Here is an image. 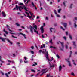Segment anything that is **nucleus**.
Returning a JSON list of instances; mask_svg holds the SVG:
<instances>
[{
	"instance_id": "1",
	"label": "nucleus",
	"mask_w": 77,
	"mask_h": 77,
	"mask_svg": "<svg viewBox=\"0 0 77 77\" xmlns=\"http://www.w3.org/2000/svg\"><path fill=\"white\" fill-rule=\"evenodd\" d=\"M21 8L22 9H24V10H25L26 11H27V12L28 11V10H27V8L25 6H23V7H22L21 6H18V5H16L15 7L13 9L14 11H15L16 9V10H18V9H19V10L20 12H21L22 10L21 9Z\"/></svg>"
},
{
	"instance_id": "2",
	"label": "nucleus",
	"mask_w": 77,
	"mask_h": 77,
	"mask_svg": "<svg viewBox=\"0 0 77 77\" xmlns=\"http://www.w3.org/2000/svg\"><path fill=\"white\" fill-rule=\"evenodd\" d=\"M30 27L31 28H29V29H30V32L32 34H33V29H34L35 33H36L38 35L39 34L38 31L35 29V28L33 27L31 25L30 26Z\"/></svg>"
},
{
	"instance_id": "3",
	"label": "nucleus",
	"mask_w": 77,
	"mask_h": 77,
	"mask_svg": "<svg viewBox=\"0 0 77 77\" xmlns=\"http://www.w3.org/2000/svg\"><path fill=\"white\" fill-rule=\"evenodd\" d=\"M59 42L60 43V44H61V46H62V48H61L60 47H59V48H60V50H61V51H63V48H64V45H63V42H61L60 41H59Z\"/></svg>"
},
{
	"instance_id": "4",
	"label": "nucleus",
	"mask_w": 77,
	"mask_h": 77,
	"mask_svg": "<svg viewBox=\"0 0 77 77\" xmlns=\"http://www.w3.org/2000/svg\"><path fill=\"white\" fill-rule=\"evenodd\" d=\"M40 30L42 33H44V26H42L40 28Z\"/></svg>"
},
{
	"instance_id": "5",
	"label": "nucleus",
	"mask_w": 77,
	"mask_h": 77,
	"mask_svg": "<svg viewBox=\"0 0 77 77\" xmlns=\"http://www.w3.org/2000/svg\"><path fill=\"white\" fill-rule=\"evenodd\" d=\"M25 13L26 14H27V15H28L27 17H29L30 19H31V18H33V17H32V16H29V13L27 12H25Z\"/></svg>"
},
{
	"instance_id": "6",
	"label": "nucleus",
	"mask_w": 77,
	"mask_h": 77,
	"mask_svg": "<svg viewBox=\"0 0 77 77\" xmlns=\"http://www.w3.org/2000/svg\"><path fill=\"white\" fill-rule=\"evenodd\" d=\"M19 35H22L23 36H24V39L27 38V37H26V35H25V34H23L22 33H19Z\"/></svg>"
},
{
	"instance_id": "7",
	"label": "nucleus",
	"mask_w": 77,
	"mask_h": 77,
	"mask_svg": "<svg viewBox=\"0 0 77 77\" xmlns=\"http://www.w3.org/2000/svg\"><path fill=\"white\" fill-rule=\"evenodd\" d=\"M32 6H33V7H35V10H37V8H36V6L35 5V4H34V3L33 2H32Z\"/></svg>"
},
{
	"instance_id": "8",
	"label": "nucleus",
	"mask_w": 77,
	"mask_h": 77,
	"mask_svg": "<svg viewBox=\"0 0 77 77\" xmlns=\"http://www.w3.org/2000/svg\"><path fill=\"white\" fill-rule=\"evenodd\" d=\"M6 26H7V27L8 28V30L10 31V32H14L13 31H12V30H11L10 29V28H9V25H6Z\"/></svg>"
},
{
	"instance_id": "9",
	"label": "nucleus",
	"mask_w": 77,
	"mask_h": 77,
	"mask_svg": "<svg viewBox=\"0 0 77 77\" xmlns=\"http://www.w3.org/2000/svg\"><path fill=\"white\" fill-rule=\"evenodd\" d=\"M67 62H68L69 63V66H70V67H72V65H71V63L70 61L67 60Z\"/></svg>"
},
{
	"instance_id": "10",
	"label": "nucleus",
	"mask_w": 77,
	"mask_h": 77,
	"mask_svg": "<svg viewBox=\"0 0 77 77\" xmlns=\"http://www.w3.org/2000/svg\"><path fill=\"white\" fill-rule=\"evenodd\" d=\"M2 14L3 15V17H5L6 16V14H5V12H2Z\"/></svg>"
},
{
	"instance_id": "11",
	"label": "nucleus",
	"mask_w": 77,
	"mask_h": 77,
	"mask_svg": "<svg viewBox=\"0 0 77 77\" xmlns=\"http://www.w3.org/2000/svg\"><path fill=\"white\" fill-rule=\"evenodd\" d=\"M33 25L34 26H33V27L35 29V30H37L38 28H37V26L35 25V23H33Z\"/></svg>"
},
{
	"instance_id": "12",
	"label": "nucleus",
	"mask_w": 77,
	"mask_h": 77,
	"mask_svg": "<svg viewBox=\"0 0 77 77\" xmlns=\"http://www.w3.org/2000/svg\"><path fill=\"white\" fill-rule=\"evenodd\" d=\"M48 51L46 52V54L45 55L46 58L47 59L48 58Z\"/></svg>"
},
{
	"instance_id": "13",
	"label": "nucleus",
	"mask_w": 77,
	"mask_h": 77,
	"mask_svg": "<svg viewBox=\"0 0 77 77\" xmlns=\"http://www.w3.org/2000/svg\"><path fill=\"white\" fill-rule=\"evenodd\" d=\"M0 39H1L2 41L3 42H5V40L6 39V38H3L2 37H0Z\"/></svg>"
},
{
	"instance_id": "14",
	"label": "nucleus",
	"mask_w": 77,
	"mask_h": 77,
	"mask_svg": "<svg viewBox=\"0 0 77 77\" xmlns=\"http://www.w3.org/2000/svg\"><path fill=\"white\" fill-rule=\"evenodd\" d=\"M72 42V43H73V45H74V46H75L74 48H75L76 47V45L75 44V42Z\"/></svg>"
},
{
	"instance_id": "15",
	"label": "nucleus",
	"mask_w": 77,
	"mask_h": 77,
	"mask_svg": "<svg viewBox=\"0 0 77 77\" xmlns=\"http://www.w3.org/2000/svg\"><path fill=\"white\" fill-rule=\"evenodd\" d=\"M49 63L50 65V68H52V67H54V66L53 64L52 66H51V63H50V62H49Z\"/></svg>"
},
{
	"instance_id": "16",
	"label": "nucleus",
	"mask_w": 77,
	"mask_h": 77,
	"mask_svg": "<svg viewBox=\"0 0 77 77\" xmlns=\"http://www.w3.org/2000/svg\"><path fill=\"white\" fill-rule=\"evenodd\" d=\"M7 40L8 42H9V43H10L11 44V45L12 44V42L10 41V40H9V39H7Z\"/></svg>"
},
{
	"instance_id": "17",
	"label": "nucleus",
	"mask_w": 77,
	"mask_h": 77,
	"mask_svg": "<svg viewBox=\"0 0 77 77\" xmlns=\"http://www.w3.org/2000/svg\"><path fill=\"white\" fill-rule=\"evenodd\" d=\"M63 26L65 28L66 27V26H67V23H63Z\"/></svg>"
},
{
	"instance_id": "18",
	"label": "nucleus",
	"mask_w": 77,
	"mask_h": 77,
	"mask_svg": "<svg viewBox=\"0 0 77 77\" xmlns=\"http://www.w3.org/2000/svg\"><path fill=\"white\" fill-rule=\"evenodd\" d=\"M69 37L70 39H71V40H72V36H71V34L69 35Z\"/></svg>"
},
{
	"instance_id": "19",
	"label": "nucleus",
	"mask_w": 77,
	"mask_h": 77,
	"mask_svg": "<svg viewBox=\"0 0 77 77\" xmlns=\"http://www.w3.org/2000/svg\"><path fill=\"white\" fill-rule=\"evenodd\" d=\"M18 5L19 6H24V4L21 2L19 3Z\"/></svg>"
},
{
	"instance_id": "20",
	"label": "nucleus",
	"mask_w": 77,
	"mask_h": 77,
	"mask_svg": "<svg viewBox=\"0 0 77 77\" xmlns=\"http://www.w3.org/2000/svg\"><path fill=\"white\" fill-rule=\"evenodd\" d=\"M62 66H60L59 67V71L60 72L62 70Z\"/></svg>"
},
{
	"instance_id": "21",
	"label": "nucleus",
	"mask_w": 77,
	"mask_h": 77,
	"mask_svg": "<svg viewBox=\"0 0 77 77\" xmlns=\"http://www.w3.org/2000/svg\"><path fill=\"white\" fill-rule=\"evenodd\" d=\"M74 27L75 28H77V24H76V23L75 22L74 23Z\"/></svg>"
},
{
	"instance_id": "22",
	"label": "nucleus",
	"mask_w": 77,
	"mask_h": 77,
	"mask_svg": "<svg viewBox=\"0 0 77 77\" xmlns=\"http://www.w3.org/2000/svg\"><path fill=\"white\" fill-rule=\"evenodd\" d=\"M3 31L4 32H5L6 34H7V35H8V32H7V31H5V29H4L3 30Z\"/></svg>"
},
{
	"instance_id": "23",
	"label": "nucleus",
	"mask_w": 77,
	"mask_h": 77,
	"mask_svg": "<svg viewBox=\"0 0 77 77\" xmlns=\"http://www.w3.org/2000/svg\"><path fill=\"white\" fill-rule=\"evenodd\" d=\"M47 69V68H46L45 69H42V71H41V72H43L44 71H45V70H46Z\"/></svg>"
},
{
	"instance_id": "24",
	"label": "nucleus",
	"mask_w": 77,
	"mask_h": 77,
	"mask_svg": "<svg viewBox=\"0 0 77 77\" xmlns=\"http://www.w3.org/2000/svg\"><path fill=\"white\" fill-rule=\"evenodd\" d=\"M16 25H17V27H20V24H18V23H16Z\"/></svg>"
},
{
	"instance_id": "25",
	"label": "nucleus",
	"mask_w": 77,
	"mask_h": 77,
	"mask_svg": "<svg viewBox=\"0 0 77 77\" xmlns=\"http://www.w3.org/2000/svg\"><path fill=\"white\" fill-rule=\"evenodd\" d=\"M0 61L1 62H2V63H5L4 61L3 60H1V56H0Z\"/></svg>"
},
{
	"instance_id": "26",
	"label": "nucleus",
	"mask_w": 77,
	"mask_h": 77,
	"mask_svg": "<svg viewBox=\"0 0 77 77\" xmlns=\"http://www.w3.org/2000/svg\"><path fill=\"white\" fill-rule=\"evenodd\" d=\"M72 51H70V55L69 56V57H71V54H72Z\"/></svg>"
},
{
	"instance_id": "27",
	"label": "nucleus",
	"mask_w": 77,
	"mask_h": 77,
	"mask_svg": "<svg viewBox=\"0 0 77 77\" xmlns=\"http://www.w3.org/2000/svg\"><path fill=\"white\" fill-rule=\"evenodd\" d=\"M66 1L65 2H63V5H64V6H65H65H66V5H65V3H66Z\"/></svg>"
},
{
	"instance_id": "28",
	"label": "nucleus",
	"mask_w": 77,
	"mask_h": 77,
	"mask_svg": "<svg viewBox=\"0 0 77 77\" xmlns=\"http://www.w3.org/2000/svg\"><path fill=\"white\" fill-rule=\"evenodd\" d=\"M29 14H30L31 15V16H33V13L32 14V13H31V12H30V11H29Z\"/></svg>"
},
{
	"instance_id": "29",
	"label": "nucleus",
	"mask_w": 77,
	"mask_h": 77,
	"mask_svg": "<svg viewBox=\"0 0 77 77\" xmlns=\"http://www.w3.org/2000/svg\"><path fill=\"white\" fill-rule=\"evenodd\" d=\"M72 5H73V4H72L70 5V9H72Z\"/></svg>"
},
{
	"instance_id": "30",
	"label": "nucleus",
	"mask_w": 77,
	"mask_h": 77,
	"mask_svg": "<svg viewBox=\"0 0 77 77\" xmlns=\"http://www.w3.org/2000/svg\"><path fill=\"white\" fill-rule=\"evenodd\" d=\"M63 38L65 40V41L66 40V37H65V36L63 37Z\"/></svg>"
},
{
	"instance_id": "31",
	"label": "nucleus",
	"mask_w": 77,
	"mask_h": 77,
	"mask_svg": "<svg viewBox=\"0 0 77 77\" xmlns=\"http://www.w3.org/2000/svg\"><path fill=\"white\" fill-rule=\"evenodd\" d=\"M71 75H73V76H75V75H74V73L73 72H72Z\"/></svg>"
},
{
	"instance_id": "32",
	"label": "nucleus",
	"mask_w": 77,
	"mask_h": 77,
	"mask_svg": "<svg viewBox=\"0 0 77 77\" xmlns=\"http://www.w3.org/2000/svg\"><path fill=\"white\" fill-rule=\"evenodd\" d=\"M61 11V9H60L58 10V12L59 13H60V11Z\"/></svg>"
},
{
	"instance_id": "33",
	"label": "nucleus",
	"mask_w": 77,
	"mask_h": 77,
	"mask_svg": "<svg viewBox=\"0 0 77 77\" xmlns=\"http://www.w3.org/2000/svg\"><path fill=\"white\" fill-rule=\"evenodd\" d=\"M56 56L58 58V59H59V58H60V57H59V56L58 55V54H57L56 55Z\"/></svg>"
},
{
	"instance_id": "34",
	"label": "nucleus",
	"mask_w": 77,
	"mask_h": 77,
	"mask_svg": "<svg viewBox=\"0 0 77 77\" xmlns=\"http://www.w3.org/2000/svg\"><path fill=\"white\" fill-rule=\"evenodd\" d=\"M65 48L66 49H68V45H65Z\"/></svg>"
},
{
	"instance_id": "35",
	"label": "nucleus",
	"mask_w": 77,
	"mask_h": 77,
	"mask_svg": "<svg viewBox=\"0 0 77 77\" xmlns=\"http://www.w3.org/2000/svg\"><path fill=\"white\" fill-rule=\"evenodd\" d=\"M54 12L56 15H57V13L56 12V10H54Z\"/></svg>"
},
{
	"instance_id": "36",
	"label": "nucleus",
	"mask_w": 77,
	"mask_h": 77,
	"mask_svg": "<svg viewBox=\"0 0 77 77\" xmlns=\"http://www.w3.org/2000/svg\"><path fill=\"white\" fill-rule=\"evenodd\" d=\"M0 73L1 74H2V75H4V73H3V72L2 71H1L0 72Z\"/></svg>"
},
{
	"instance_id": "37",
	"label": "nucleus",
	"mask_w": 77,
	"mask_h": 77,
	"mask_svg": "<svg viewBox=\"0 0 77 77\" xmlns=\"http://www.w3.org/2000/svg\"><path fill=\"white\" fill-rule=\"evenodd\" d=\"M43 46L44 48H45V45L44 44H43Z\"/></svg>"
},
{
	"instance_id": "38",
	"label": "nucleus",
	"mask_w": 77,
	"mask_h": 77,
	"mask_svg": "<svg viewBox=\"0 0 77 77\" xmlns=\"http://www.w3.org/2000/svg\"><path fill=\"white\" fill-rule=\"evenodd\" d=\"M31 71L32 72H35V70H33V69H31Z\"/></svg>"
},
{
	"instance_id": "39",
	"label": "nucleus",
	"mask_w": 77,
	"mask_h": 77,
	"mask_svg": "<svg viewBox=\"0 0 77 77\" xmlns=\"http://www.w3.org/2000/svg\"><path fill=\"white\" fill-rule=\"evenodd\" d=\"M5 75H6V77H9V76L8 75V73H6L5 74Z\"/></svg>"
},
{
	"instance_id": "40",
	"label": "nucleus",
	"mask_w": 77,
	"mask_h": 77,
	"mask_svg": "<svg viewBox=\"0 0 77 77\" xmlns=\"http://www.w3.org/2000/svg\"><path fill=\"white\" fill-rule=\"evenodd\" d=\"M42 38H45V37L44 36V35L42 34Z\"/></svg>"
},
{
	"instance_id": "41",
	"label": "nucleus",
	"mask_w": 77,
	"mask_h": 77,
	"mask_svg": "<svg viewBox=\"0 0 77 77\" xmlns=\"http://www.w3.org/2000/svg\"><path fill=\"white\" fill-rule=\"evenodd\" d=\"M33 55H32V57L31 58V60H33Z\"/></svg>"
},
{
	"instance_id": "42",
	"label": "nucleus",
	"mask_w": 77,
	"mask_h": 77,
	"mask_svg": "<svg viewBox=\"0 0 77 77\" xmlns=\"http://www.w3.org/2000/svg\"><path fill=\"white\" fill-rule=\"evenodd\" d=\"M12 38H17V37H15V36H14L13 35H12Z\"/></svg>"
},
{
	"instance_id": "43",
	"label": "nucleus",
	"mask_w": 77,
	"mask_h": 77,
	"mask_svg": "<svg viewBox=\"0 0 77 77\" xmlns=\"http://www.w3.org/2000/svg\"><path fill=\"white\" fill-rule=\"evenodd\" d=\"M49 42L50 43H51H51H52V39H51V40L49 41Z\"/></svg>"
},
{
	"instance_id": "44",
	"label": "nucleus",
	"mask_w": 77,
	"mask_h": 77,
	"mask_svg": "<svg viewBox=\"0 0 77 77\" xmlns=\"http://www.w3.org/2000/svg\"><path fill=\"white\" fill-rule=\"evenodd\" d=\"M66 36H67L68 35V32H66Z\"/></svg>"
},
{
	"instance_id": "45",
	"label": "nucleus",
	"mask_w": 77,
	"mask_h": 77,
	"mask_svg": "<svg viewBox=\"0 0 77 77\" xmlns=\"http://www.w3.org/2000/svg\"><path fill=\"white\" fill-rule=\"evenodd\" d=\"M60 28L62 29L63 30H65V29L63 28V27H62L60 26Z\"/></svg>"
},
{
	"instance_id": "46",
	"label": "nucleus",
	"mask_w": 77,
	"mask_h": 77,
	"mask_svg": "<svg viewBox=\"0 0 77 77\" xmlns=\"http://www.w3.org/2000/svg\"><path fill=\"white\" fill-rule=\"evenodd\" d=\"M41 72H39L38 73H37L36 75V76H37L38 75H39V74H40V73H41Z\"/></svg>"
},
{
	"instance_id": "47",
	"label": "nucleus",
	"mask_w": 77,
	"mask_h": 77,
	"mask_svg": "<svg viewBox=\"0 0 77 77\" xmlns=\"http://www.w3.org/2000/svg\"><path fill=\"white\" fill-rule=\"evenodd\" d=\"M47 71H48V70H47V71L43 72V74H45V73H46V72H47Z\"/></svg>"
},
{
	"instance_id": "48",
	"label": "nucleus",
	"mask_w": 77,
	"mask_h": 77,
	"mask_svg": "<svg viewBox=\"0 0 77 77\" xmlns=\"http://www.w3.org/2000/svg\"><path fill=\"white\" fill-rule=\"evenodd\" d=\"M10 33L11 34V35H15V33H12L11 32H10Z\"/></svg>"
},
{
	"instance_id": "49",
	"label": "nucleus",
	"mask_w": 77,
	"mask_h": 77,
	"mask_svg": "<svg viewBox=\"0 0 77 77\" xmlns=\"http://www.w3.org/2000/svg\"><path fill=\"white\" fill-rule=\"evenodd\" d=\"M30 51L31 52V53H32V54H34V52H33V51Z\"/></svg>"
},
{
	"instance_id": "50",
	"label": "nucleus",
	"mask_w": 77,
	"mask_h": 77,
	"mask_svg": "<svg viewBox=\"0 0 77 77\" xmlns=\"http://www.w3.org/2000/svg\"><path fill=\"white\" fill-rule=\"evenodd\" d=\"M20 63H22V62H23V61L22 60V59H20Z\"/></svg>"
},
{
	"instance_id": "51",
	"label": "nucleus",
	"mask_w": 77,
	"mask_h": 77,
	"mask_svg": "<svg viewBox=\"0 0 77 77\" xmlns=\"http://www.w3.org/2000/svg\"><path fill=\"white\" fill-rule=\"evenodd\" d=\"M69 25H71V21H69Z\"/></svg>"
},
{
	"instance_id": "52",
	"label": "nucleus",
	"mask_w": 77,
	"mask_h": 77,
	"mask_svg": "<svg viewBox=\"0 0 77 77\" xmlns=\"http://www.w3.org/2000/svg\"><path fill=\"white\" fill-rule=\"evenodd\" d=\"M51 29H53V28H51L50 29V31L51 32H52V30H51Z\"/></svg>"
},
{
	"instance_id": "53",
	"label": "nucleus",
	"mask_w": 77,
	"mask_h": 77,
	"mask_svg": "<svg viewBox=\"0 0 77 77\" xmlns=\"http://www.w3.org/2000/svg\"><path fill=\"white\" fill-rule=\"evenodd\" d=\"M56 15H57V17H60V15H59L57 14H56Z\"/></svg>"
},
{
	"instance_id": "54",
	"label": "nucleus",
	"mask_w": 77,
	"mask_h": 77,
	"mask_svg": "<svg viewBox=\"0 0 77 77\" xmlns=\"http://www.w3.org/2000/svg\"><path fill=\"white\" fill-rule=\"evenodd\" d=\"M21 28H22V29H25V28H24V27L23 26H21Z\"/></svg>"
},
{
	"instance_id": "55",
	"label": "nucleus",
	"mask_w": 77,
	"mask_h": 77,
	"mask_svg": "<svg viewBox=\"0 0 77 77\" xmlns=\"http://www.w3.org/2000/svg\"><path fill=\"white\" fill-rule=\"evenodd\" d=\"M13 57H15V54H13Z\"/></svg>"
},
{
	"instance_id": "56",
	"label": "nucleus",
	"mask_w": 77,
	"mask_h": 77,
	"mask_svg": "<svg viewBox=\"0 0 77 77\" xmlns=\"http://www.w3.org/2000/svg\"><path fill=\"white\" fill-rule=\"evenodd\" d=\"M54 26H57V23H55L54 24Z\"/></svg>"
},
{
	"instance_id": "57",
	"label": "nucleus",
	"mask_w": 77,
	"mask_h": 77,
	"mask_svg": "<svg viewBox=\"0 0 77 77\" xmlns=\"http://www.w3.org/2000/svg\"><path fill=\"white\" fill-rule=\"evenodd\" d=\"M46 19L47 20H48V17H46Z\"/></svg>"
},
{
	"instance_id": "58",
	"label": "nucleus",
	"mask_w": 77,
	"mask_h": 77,
	"mask_svg": "<svg viewBox=\"0 0 77 77\" xmlns=\"http://www.w3.org/2000/svg\"><path fill=\"white\" fill-rule=\"evenodd\" d=\"M39 53H41V52H42V50H40L39 51Z\"/></svg>"
},
{
	"instance_id": "59",
	"label": "nucleus",
	"mask_w": 77,
	"mask_h": 77,
	"mask_svg": "<svg viewBox=\"0 0 77 77\" xmlns=\"http://www.w3.org/2000/svg\"><path fill=\"white\" fill-rule=\"evenodd\" d=\"M8 62H10V63H11V62H12V61H10L9 60H7Z\"/></svg>"
},
{
	"instance_id": "60",
	"label": "nucleus",
	"mask_w": 77,
	"mask_h": 77,
	"mask_svg": "<svg viewBox=\"0 0 77 77\" xmlns=\"http://www.w3.org/2000/svg\"><path fill=\"white\" fill-rule=\"evenodd\" d=\"M50 75L47 74V77H50Z\"/></svg>"
},
{
	"instance_id": "61",
	"label": "nucleus",
	"mask_w": 77,
	"mask_h": 77,
	"mask_svg": "<svg viewBox=\"0 0 77 77\" xmlns=\"http://www.w3.org/2000/svg\"><path fill=\"white\" fill-rule=\"evenodd\" d=\"M31 48L32 49H34V47L33 46H31Z\"/></svg>"
},
{
	"instance_id": "62",
	"label": "nucleus",
	"mask_w": 77,
	"mask_h": 77,
	"mask_svg": "<svg viewBox=\"0 0 77 77\" xmlns=\"http://www.w3.org/2000/svg\"><path fill=\"white\" fill-rule=\"evenodd\" d=\"M74 54H77V51L75 52V53Z\"/></svg>"
},
{
	"instance_id": "63",
	"label": "nucleus",
	"mask_w": 77,
	"mask_h": 77,
	"mask_svg": "<svg viewBox=\"0 0 77 77\" xmlns=\"http://www.w3.org/2000/svg\"><path fill=\"white\" fill-rule=\"evenodd\" d=\"M36 18L37 19H39V17L38 16H37Z\"/></svg>"
},
{
	"instance_id": "64",
	"label": "nucleus",
	"mask_w": 77,
	"mask_h": 77,
	"mask_svg": "<svg viewBox=\"0 0 77 77\" xmlns=\"http://www.w3.org/2000/svg\"><path fill=\"white\" fill-rule=\"evenodd\" d=\"M24 59L25 60L27 59V58H26V57H24Z\"/></svg>"
}]
</instances>
